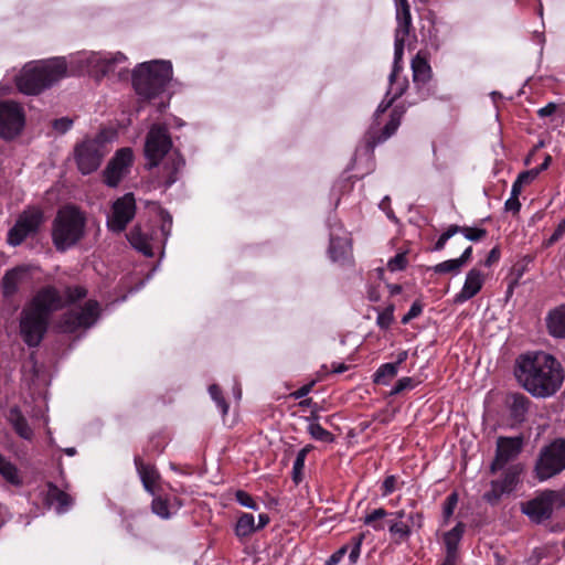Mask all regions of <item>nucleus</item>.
Returning a JSON list of instances; mask_svg holds the SVG:
<instances>
[{"label":"nucleus","instance_id":"1","mask_svg":"<svg viewBox=\"0 0 565 565\" xmlns=\"http://www.w3.org/2000/svg\"><path fill=\"white\" fill-rule=\"evenodd\" d=\"M127 57L120 53L79 52L71 57L34 61L24 65L17 77V86L26 95H36L51 87L68 74H90L96 77L127 71Z\"/></svg>","mask_w":565,"mask_h":565},{"label":"nucleus","instance_id":"2","mask_svg":"<svg viewBox=\"0 0 565 565\" xmlns=\"http://www.w3.org/2000/svg\"><path fill=\"white\" fill-rule=\"evenodd\" d=\"M86 295V289L81 286L67 287L63 294L51 286L42 288L21 315L20 330L24 342L38 347L46 332L50 315Z\"/></svg>","mask_w":565,"mask_h":565},{"label":"nucleus","instance_id":"3","mask_svg":"<svg viewBox=\"0 0 565 565\" xmlns=\"http://www.w3.org/2000/svg\"><path fill=\"white\" fill-rule=\"evenodd\" d=\"M514 374L532 396L540 398L554 395L564 381L561 363L545 352H529L520 355L515 362Z\"/></svg>","mask_w":565,"mask_h":565},{"label":"nucleus","instance_id":"4","mask_svg":"<svg viewBox=\"0 0 565 565\" xmlns=\"http://www.w3.org/2000/svg\"><path fill=\"white\" fill-rule=\"evenodd\" d=\"M172 141L168 129L160 125H153L146 138L145 157L147 167L152 169L158 167L160 161L167 156L161 168V178L166 186L172 185L177 180L180 171L184 167V160L177 151H171Z\"/></svg>","mask_w":565,"mask_h":565},{"label":"nucleus","instance_id":"5","mask_svg":"<svg viewBox=\"0 0 565 565\" xmlns=\"http://www.w3.org/2000/svg\"><path fill=\"white\" fill-rule=\"evenodd\" d=\"M172 78V64L169 61L156 60L139 64L132 74L136 93L145 99H153L164 92Z\"/></svg>","mask_w":565,"mask_h":565},{"label":"nucleus","instance_id":"6","mask_svg":"<svg viewBox=\"0 0 565 565\" xmlns=\"http://www.w3.org/2000/svg\"><path fill=\"white\" fill-rule=\"evenodd\" d=\"M86 216L74 205H66L58 210L52 227L54 246L65 252L75 246L85 235Z\"/></svg>","mask_w":565,"mask_h":565},{"label":"nucleus","instance_id":"7","mask_svg":"<svg viewBox=\"0 0 565 565\" xmlns=\"http://www.w3.org/2000/svg\"><path fill=\"white\" fill-rule=\"evenodd\" d=\"M108 152L109 140L105 132H99L93 138L84 139L74 149L78 170L83 174L96 171Z\"/></svg>","mask_w":565,"mask_h":565},{"label":"nucleus","instance_id":"8","mask_svg":"<svg viewBox=\"0 0 565 565\" xmlns=\"http://www.w3.org/2000/svg\"><path fill=\"white\" fill-rule=\"evenodd\" d=\"M565 469V439L559 438L544 447L535 463V475L545 481Z\"/></svg>","mask_w":565,"mask_h":565},{"label":"nucleus","instance_id":"9","mask_svg":"<svg viewBox=\"0 0 565 565\" xmlns=\"http://www.w3.org/2000/svg\"><path fill=\"white\" fill-rule=\"evenodd\" d=\"M100 313L99 303L95 300H88L81 308L67 311L58 323V329L65 333H73L78 329L92 327Z\"/></svg>","mask_w":565,"mask_h":565},{"label":"nucleus","instance_id":"10","mask_svg":"<svg viewBox=\"0 0 565 565\" xmlns=\"http://www.w3.org/2000/svg\"><path fill=\"white\" fill-rule=\"evenodd\" d=\"M404 45L405 44H394V62H393V70L390 74L388 82L390 86L386 92V97H390L388 100L382 102L375 114H374V121L376 125H379L380 117L387 110V108L392 105V103L403 95V93L406 90L408 82L405 77L399 76V71L402 68L401 62L404 54Z\"/></svg>","mask_w":565,"mask_h":565},{"label":"nucleus","instance_id":"11","mask_svg":"<svg viewBox=\"0 0 565 565\" xmlns=\"http://www.w3.org/2000/svg\"><path fill=\"white\" fill-rule=\"evenodd\" d=\"M561 499L557 491L544 490L522 503L521 510L531 521L542 523L552 516L554 507L561 502Z\"/></svg>","mask_w":565,"mask_h":565},{"label":"nucleus","instance_id":"12","mask_svg":"<svg viewBox=\"0 0 565 565\" xmlns=\"http://www.w3.org/2000/svg\"><path fill=\"white\" fill-rule=\"evenodd\" d=\"M134 151L129 147L118 149L103 171L104 182L116 188L130 173L134 163Z\"/></svg>","mask_w":565,"mask_h":565},{"label":"nucleus","instance_id":"13","mask_svg":"<svg viewBox=\"0 0 565 565\" xmlns=\"http://www.w3.org/2000/svg\"><path fill=\"white\" fill-rule=\"evenodd\" d=\"M136 214V200L132 193L117 199L107 215V227L114 233H121Z\"/></svg>","mask_w":565,"mask_h":565},{"label":"nucleus","instance_id":"14","mask_svg":"<svg viewBox=\"0 0 565 565\" xmlns=\"http://www.w3.org/2000/svg\"><path fill=\"white\" fill-rule=\"evenodd\" d=\"M43 222L40 209L28 207L18 218L15 225L9 231L8 242L12 246L21 244L29 235L34 234Z\"/></svg>","mask_w":565,"mask_h":565},{"label":"nucleus","instance_id":"15","mask_svg":"<svg viewBox=\"0 0 565 565\" xmlns=\"http://www.w3.org/2000/svg\"><path fill=\"white\" fill-rule=\"evenodd\" d=\"M24 125V115L14 102L0 103V136L12 139L20 134Z\"/></svg>","mask_w":565,"mask_h":565},{"label":"nucleus","instance_id":"16","mask_svg":"<svg viewBox=\"0 0 565 565\" xmlns=\"http://www.w3.org/2000/svg\"><path fill=\"white\" fill-rule=\"evenodd\" d=\"M523 443L522 436L499 437L497 440L495 458L491 463V472L502 470L509 461L515 459L522 451Z\"/></svg>","mask_w":565,"mask_h":565},{"label":"nucleus","instance_id":"17","mask_svg":"<svg viewBox=\"0 0 565 565\" xmlns=\"http://www.w3.org/2000/svg\"><path fill=\"white\" fill-rule=\"evenodd\" d=\"M521 472L520 465L510 466L504 471L502 479L491 481V489L484 493V500L490 504H495L503 494L511 493L515 489Z\"/></svg>","mask_w":565,"mask_h":565},{"label":"nucleus","instance_id":"18","mask_svg":"<svg viewBox=\"0 0 565 565\" xmlns=\"http://www.w3.org/2000/svg\"><path fill=\"white\" fill-rule=\"evenodd\" d=\"M424 518L420 512H412L406 521L388 520V532L396 542L407 541L414 529L423 527Z\"/></svg>","mask_w":565,"mask_h":565},{"label":"nucleus","instance_id":"19","mask_svg":"<svg viewBox=\"0 0 565 565\" xmlns=\"http://www.w3.org/2000/svg\"><path fill=\"white\" fill-rule=\"evenodd\" d=\"M484 280L486 276L480 269H470L466 275L461 290L455 295L454 302L461 305L473 298L482 289Z\"/></svg>","mask_w":565,"mask_h":565},{"label":"nucleus","instance_id":"20","mask_svg":"<svg viewBox=\"0 0 565 565\" xmlns=\"http://www.w3.org/2000/svg\"><path fill=\"white\" fill-rule=\"evenodd\" d=\"M396 21L394 44H405L412 25L411 9L407 0H395Z\"/></svg>","mask_w":565,"mask_h":565},{"label":"nucleus","instance_id":"21","mask_svg":"<svg viewBox=\"0 0 565 565\" xmlns=\"http://www.w3.org/2000/svg\"><path fill=\"white\" fill-rule=\"evenodd\" d=\"M364 540V535L360 534L351 539L350 544L341 546L335 551L326 562V565H337L349 552V561L351 564H355L361 554V546Z\"/></svg>","mask_w":565,"mask_h":565},{"label":"nucleus","instance_id":"22","mask_svg":"<svg viewBox=\"0 0 565 565\" xmlns=\"http://www.w3.org/2000/svg\"><path fill=\"white\" fill-rule=\"evenodd\" d=\"M407 515L405 510H398L395 512H387L383 508H379L373 510L371 513L366 514L363 519V523L365 525L371 526L374 531H383L384 530V523L382 520L386 516H391L390 520H401L404 521V519H407Z\"/></svg>","mask_w":565,"mask_h":565},{"label":"nucleus","instance_id":"23","mask_svg":"<svg viewBox=\"0 0 565 565\" xmlns=\"http://www.w3.org/2000/svg\"><path fill=\"white\" fill-rule=\"evenodd\" d=\"M182 507V502L177 498H162L154 497L151 503V509L159 518L168 520L172 518Z\"/></svg>","mask_w":565,"mask_h":565},{"label":"nucleus","instance_id":"24","mask_svg":"<svg viewBox=\"0 0 565 565\" xmlns=\"http://www.w3.org/2000/svg\"><path fill=\"white\" fill-rule=\"evenodd\" d=\"M463 534V524L458 523L455 527H452L450 531L446 532L444 535V543L446 546V564L445 565H454L457 548L459 545V542L461 541Z\"/></svg>","mask_w":565,"mask_h":565},{"label":"nucleus","instance_id":"25","mask_svg":"<svg viewBox=\"0 0 565 565\" xmlns=\"http://www.w3.org/2000/svg\"><path fill=\"white\" fill-rule=\"evenodd\" d=\"M135 465L145 489L149 493L153 494L154 487L159 479V473L157 469L151 465L143 463L139 457L135 458Z\"/></svg>","mask_w":565,"mask_h":565},{"label":"nucleus","instance_id":"26","mask_svg":"<svg viewBox=\"0 0 565 565\" xmlns=\"http://www.w3.org/2000/svg\"><path fill=\"white\" fill-rule=\"evenodd\" d=\"M547 329L554 338H565V305L552 310L546 318Z\"/></svg>","mask_w":565,"mask_h":565},{"label":"nucleus","instance_id":"27","mask_svg":"<svg viewBox=\"0 0 565 565\" xmlns=\"http://www.w3.org/2000/svg\"><path fill=\"white\" fill-rule=\"evenodd\" d=\"M351 252L350 239L347 236H335L333 233L330 235L329 255L333 262L345 260Z\"/></svg>","mask_w":565,"mask_h":565},{"label":"nucleus","instance_id":"28","mask_svg":"<svg viewBox=\"0 0 565 565\" xmlns=\"http://www.w3.org/2000/svg\"><path fill=\"white\" fill-rule=\"evenodd\" d=\"M46 501L58 514L66 512L73 504L72 498L53 484H49Z\"/></svg>","mask_w":565,"mask_h":565},{"label":"nucleus","instance_id":"29","mask_svg":"<svg viewBox=\"0 0 565 565\" xmlns=\"http://www.w3.org/2000/svg\"><path fill=\"white\" fill-rule=\"evenodd\" d=\"M403 116V110H399L397 108H394L390 115L388 122L385 124L382 134L373 140H367V143L371 148H374L377 143L385 141L387 138H390L398 128L401 125Z\"/></svg>","mask_w":565,"mask_h":565},{"label":"nucleus","instance_id":"30","mask_svg":"<svg viewBox=\"0 0 565 565\" xmlns=\"http://www.w3.org/2000/svg\"><path fill=\"white\" fill-rule=\"evenodd\" d=\"M9 422L13 426L17 434L22 437L23 439H31L33 436V431L28 425L26 419L23 417L22 413L19 411V408L13 407L9 412L8 416Z\"/></svg>","mask_w":565,"mask_h":565},{"label":"nucleus","instance_id":"31","mask_svg":"<svg viewBox=\"0 0 565 565\" xmlns=\"http://www.w3.org/2000/svg\"><path fill=\"white\" fill-rule=\"evenodd\" d=\"M127 237L134 248L147 257L153 256L150 238L146 234L141 233L139 227L132 228Z\"/></svg>","mask_w":565,"mask_h":565},{"label":"nucleus","instance_id":"32","mask_svg":"<svg viewBox=\"0 0 565 565\" xmlns=\"http://www.w3.org/2000/svg\"><path fill=\"white\" fill-rule=\"evenodd\" d=\"M510 415L515 422H522L527 412L529 399L522 394H512L508 399Z\"/></svg>","mask_w":565,"mask_h":565},{"label":"nucleus","instance_id":"33","mask_svg":"<svg viewBox=\"0 0 565 565\" xmlns=\"http://www.w3.org/2000/svg\"><path fill=\"white\" fill-rule=\"evenodd\" d=\"M257 531L255 518L250 513H242L237 522L235 524V535L238 539H244L250 536L253 533Z\"/></svg>","mask_w":565,"mask_h":565},{"label":"nucleus","instance_id":"34","mask_svg":"<svg viewBox=\"0 0 565 565\" xmlns=\"http://www.w3.org/2000/svg\"><path fill=\"white\" fill-rule=\"evenodd\" d=\"M0 475L2 478L12 486L20 487L22 478L18 468L0 454Z\"/></svg>","mask_w":565,"mask_h":565},{"label":"nucleus","instance_id":"35","mask_svg":"<svg viewBox=\"0 0 565 565\" xmlns=\"http://www.w3.org/2000/svg\"><path fill=\"white\" fill-rule=\"evenodd\" d=\"M412 68L414 82L424 84L430 78V66L420 54L413 58Z\"/></svg>","mask_w":565,"mask_h":565},{"label":"nucleus","instance_id":"36","mask_svg":"<svg viewBox=\"0 0 565 565\" xmlns=\"http://www.w3.org/2000/svg\"><path fill=\"white\" fill-rule=\"evenodd\" d=\"M397 374V364L385 363L382 364L373 375V381L376 384L387 385L390 381Z\"/></svg>","mask_w":565,"mask_h":565},{"label":"nucleus","instance_id":"37","mask_svg":"<svg viewBox=\"0 0 565 565\" xmlns=\"http://www.w3.org/2000/svg\"><path fill=\"white\" fill-rule=\"evenodd\" d=\"M308 433L310 436L319 441L331 443L333 441L332 434L324 429L319 423L310 422L308 425Z\"/></svg>","mask_w":565,"mask_h":565},{"label":"nucleus","instance_id":"38","mask_svg":"<svg viewBox=\"0 0 565 565\" xmlns=\"http://www.w3.org/2000/svg\"><path fill=\"white\" fill-rule=\"evenodd\" d=\"M461 264L460 262L455 258V259H448V260H445V262H441L437 265H435L433 267V270L434 273L436 274H448V273H454V274H458L461 269Z\"/></svg>","mask_w":565,"mask_h":565},{"label":"nucleus","instance_id":"39","mask_svg":"<svg viewBox=\"0 0 565 565\" xmlns=\"http://www.w3.org/2000/svg\"><path fill=\"white\" fill-rule=\"evenodd\" d=\"M21 276V273L17 269L10 270L3 277V291L6 295H11L17 290L18 280Z\"/></svg>","mask_w":565,"mask_h":565},{"label":"nucleus","instance_id":"40","mask_svg":"<svg viewBox=\"0 0 565 565\" xmlns=\"http://www.w3.org/2000/svg\"><path fill=\"white\" fill-rule=\"evenodd\" d=\"M459 233L471 242H479L483 239L488 234L487 230L484 228L470 226H459Z\"/></svg>","mask_w":565,"mask_h":565},{"label":"nucleus","instance_id":"41","mask_svg":"<svg viewBox=\"0 0 565 565\" xmlns=\"http://www.w3.org/2000/svg\"><path fill=\"white\" fill-rule=\"evenodd\" d=\"M459 233V225L452 224L448 226V228L439 236L437 242L435 243L433 250L439 252L445 248L446 243L448 239H450L454 235Z\"/></svg>","mask_w":565,"mask_h":565},{"label":"nucleus","instance_id":"42","mask_svg":"<svg viewBox=\"0 0 565 565\" xmlns=\"http://www.w3.org/2000/svg\"><path fill=\"white\" fill-rule=\"evenodd\" d=\"M394 307L388 306L384 310L380 311L376 318V323L381 329H387L394 320Z\"/></svg>","mask_w":565,"mask_h":565},{"label":"nucleus","instance_id":"43","mask_svg":"<svg viewBox=\"0 0 565 565\" xmlns=\"http://www.w3.org/2000/svg\"><path fill=\"white\" fill-rule=\"evenodd\" d=\"M209 393H210L212 399L216 403L222 415H226L227 411H228V405L225 402V399L222 397L220 387L217 385L213 384L209 387Z\"/></svg>","mask_w":565,"mask_h":565},{"label":"nucleus","instance_id":"44","mask_svg":"<svg viewBox=\"0 0 565 565\" xmlns=\"http://www.w3.org/2000/svg\"><path fill=\"white\" fill-rule=\"evenodd\" d=\"M235 500L244 508H247L250 510H258V504L254 500V498L249 493H247L243 490H237L235 492Z\"/></svg>","mask_w":565,"mask_h":565},{"label":"nucleus","instance_id":"45","mask_svg":"<svg viewBox=\"0 0 565 565\" xmlns=\"http://www.w3.org/2000/svg\"><path fill=\"white\" fill-rule=\"evenodd\" d=\"M407 266L406 253H398L387 262V268L391 271L405 269Z\"/></svg>","mask_w":565,"mask_h":565},{"label":"nucleus","instance_id":"46","mask_svg":"<svg viewBox=\"0 0 565 565\" xmlns=\"http://www.w3.org/2000/svg\"><path fill=\"white\" fill-rule=\"evenodd\" d=\"M458 503V494L456 492H452L449 494L444 503L443 507V515L446 521L450 519V516L454 514V511Z\"/></svg>","mask_w":565,"mask_h":565},{"label":"nucleus","instance_id":"47","mask_svg":"<svg viewBox=\"0 0 565 565\" xmlns=\"http://www.w3.org/2000/svg\"><path fill=\"white\" fill-rule=\"evenodd\" d=\"M415 385L416 382L413 377H402L396 382V384L392 388L391 395H397L406 390H412L415 387Z\"/></svg>","mask_w":565,"mask_h":565},{"label":"nucleus","instance_id":"48","mask_svg":"<svg viewBox=\"0 0 565 565\" xmlns=\"http://www.w3.org/2000/svg\"><path fill=\"white\" fill-rule=\"evenodd\" d=\"M422 312H423L422 303L418 302V301H415L411 306L408 312L402 318V323H404V324L408 323L411 320H413L416 317H418Z\"/></svg>","mask_w":565,"mask_h":565},{"label":"nucleus","instance_id":"49","mask_svg":"<svg viewBox=\"0 0 565 565\" xmlns=\"http://www.w3.org/2000/svg\"><path fill=\"white\" fill-rule=\"evenodd\" d=\"M397 478L395 476H388L385 478L382 484V495L386 497L396 490Z\"/></svg>","mask_w":565,"mask_h":565},{"label":"nucleus","instance_id":"50","mask_svg":"<svg viewBox=\"0 0 565 565\" xmlns=\"http://www.w3.org/2000/svg\"><path fill=\"white\" fill-rule=\"evenodd\" d=\"M72 125H73V121L71 119L63 117V118L56 119L53 124V127L56 131L64 134L71 129Z\"/></svg>","mask_w":565,"mask_h":565},{"label":"nucleus","instance_id":"51","mask_svg":"<svg viewBox=\"0 0 565 565\" xmlns=\"http://www.w3.org/2000/svg\"><path fill=\"white\" fill-rule=\"evenodd\" d=\"M305 461L306 460L297 458V457L294 461L292 475H294V480L296 483H298L301 480V475H302V471L305 468Z\"/></svg>","mask_w":565,"mask_h":565},{"label":"nucleus","instance_id":"52","mask_svg":"<svg viewBox=\"0 0 565 565\" xmlns=\"http://www.w3.org/2000/svg\"><path fill=\"white\" fill-rule=\"evenodd\" d=\"M539 175V170H527L519 174L516 178L523 185L531 183Z\"/></svg>","mask_w":565,"mask_h":565},{"label":"nucleus","instance_id":"53","mask_svg":"<svg viewBox=\"0 0 565 565\" xmlns=\"http://www.w3.org/2000/svg\"><path fill=\"white\" fill-rule=\"evenodd\" d=\"M505 210L518 213L521 209L519 198L510 196L504 203Z\"/></svg>","mask_w":565,"mask_h":565},{"label":"nucleus","instance_id":"54","mask_svg":"<svg viewBox=\"0 0 565 565\" xmlns=\"http://www.w3.org/2000/svg\"><path fill=\"white\" fill-rule=\"evenodd\" d=\"M499 258H500V249L498 247H493L489 252V254L484 260V266H487V267L492 266L494 263H497L499 260Z\"/></svg>","mask_w":565,"mask_h":565},{"label":"nucleus","instance_id":"55","mask_svg":"<svg viewBox=\"0 0 565 565\" xmlns=\"http://www.w3.org/2000/svg\"><path fill=\"white\" fill-rule=\"evenodd\" d=\"M565 234V218L562 220L551 236V242H557Z\"/></svg>","mask_w":565,"mask_h":565},{"label":"nucleus","instance_id":"56","mask_svg":"<svg viewBox=\"0 0 565 565\" xmlns=\"http://www.w3.org/2000/svg\"><path fill=\"white\" fill-rule=\"evenodd\" d=\"M557 106L554 103H548L546 106L540 108L537 114L540 117H547L555 113Z\"/></svg>","mask_w":565,"mask_h":565},{"label":"nucleus","instance_id":"57","mask_svg":"<svg viewBox=\"0 0 565 565\" xmlns=\"http://www.w3.org/2000/svg\"><path fill=\"white\" fill-rule=\"evenodd\" d=\"M312 385L313 384H307L301 386L300 388L292 393V396L297 399L307 396L310 393Z\"/></svg>","mask_w":565,"mask_h":565},{"label":"nucleus","instance_id":"58","mask_svg":"<svg viewBox=\"0 0 565 565\" xmlns=\"http://www.w3.org/2000/svg\"><path fill=\"white\" fill-rule=\"evenodd\" d=\"M471 254H472V247L471 246H468L463 253L461 254V256L459 258H457L461 266H463L471 257Z\"/></svg>","mask_w":565,"mask_h":565},{"label":"nucleus","instance_id":"59","mask_svg":"<svg viewBox=\"0 0 565 565\" xmlns=\"http://www.w3.org/2000/svg\"><path fill=\"white\" fill-rule=\"evenodd\" d=\"M522 188H523V184L521 182H519V180L516 179L512 184L511 196L519 198V195L522 192Z\"/></svg>","mask_w":565,"mask_h":565},{"label":"nucleus","instance_id":"60","mask_svg":"<svg viewBox=\"0 0 565 565\" xmlns=\"http://www.w3.org/2000/svg\"><path fill=\"white\" fill-rule=\"evenodd\" d=\"M269 523V516L265 513L258 515L257 531L264 529Z\"/></svg>","mask_w":565,"mask_h":565},{"label":"nucleus","instance_id":"61","mask_svg":"<svg viewBox=\"0 0 565 565\" xmlns=\"http://www.w3.org/2000/svg\"><path fill=\"white\" fill-rule=\"evenodd\" d=\"M311 449H312V446L311 445H307L306 447H303L302 449H300L298 451L297 458L306 460V457L311 451Z\"/></svg>","mask_w":565,"mask_h":565},{"label":"nucleus","instance_id":"62","mask_svg":"<svg viewBox=\"0 0 565 565\" xmlns=\"http://www.w3.org/2000/svg\"><path fill=\"white\" fill-rule=\"evenodd\" d=\"M551 161H552V158H551V156L547 154L545 157L543 163L540 167L534 168V170H539V174H540L542 171H544L548 168V166L551 164Z\"/></svg>","mask_w":565,"mask_h":565},{"label":"nucleus","instance_id":"63","mask_svg":"<svg viewBox=\"0 0 565 565\" xmlns=\"http://www.w3.org/2000/svg\"><path fill=\"white\" fill-rule=\"evenodd\" d=\"M390 291L392 295L399 294L402 291V287L399 285H391Z\"/></svg>","mask_w":565,"mask_h":565},{"label":"nucleus","instance_id":"64","mask_svg":"<svg viewBox=\"0 0 565 565\" xmlns=\"http://www.w3.org/2000/svg\"><path fill=\"white\" fill-rule=\"evenodd\" d=\"M347 370V366L344 364H339L337 367H334L335 373H342Z\"/></svg>","mask_w":565,"mask_h":565}]
</instances>
